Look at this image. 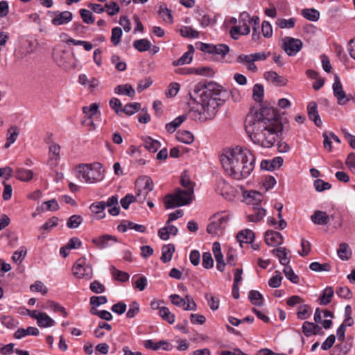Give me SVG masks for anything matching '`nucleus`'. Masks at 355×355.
<instances>
[{"label":"nucleus","instance_id":"nucleus-1","mask_svg":"<svg viewBox=\"0 0 355 355\" xmlns=\"http://www.w3.org/2000/svg\"><path fill=\"white\" fill-rule=\"evenodd\" d=\"M189 92V112L193 119L205 121L213 119L218 107L229 96L227 91L214 82H199L195 84Z\"/></svg>","mask_w":355,"mask_h":355},{"label":"nucleus","instance_id":"nucleus-2","mask_svg":"<svg viewBox=\"0 0 355 355\" xmlns=\"http://www.w3.org/2000/svg\"><path fill=\"white\" fill-rule=\"evenodd\" d=\"M245 128L254 144L270 148L282 133L283 125L276 109L262 107L259 110H250L245 118Z\"/></svg>","mask_w":355,"mask_h":355},{"label":"nucleus","instance_id":"nucleus-3","mask_svg":"<svg viewBox=\"0 0 355 355\" xmlns=\"http://www.w3.org/2000/svg\"><path fill=\"white\" fill-rule=\"evenodd\" d=\"M220 160L227 174L238 180L248 177L254 168V155L241 146L224 150Z\"/></svg>","mask_w":355,"mask_h":355},{"label":"nucleus","instance_id":"nucleus-4","mask_svg":"<svg viewBox=\"0 0 355 355\" xmlns=\"http://www.w3.org/2000/svg\"><path fill=\"white\" fill-rule=\"evenodd\" d=\"M194 198L191 189L177 188L172 194L166 195L163 201L166 209H173L191 204Z\"/></svg>","mask_w":355,"mask_h":355},{"label":"nucleus","instance_id":"nucleus-5","mask_svg":"<svg viewBox=\"0 0 355 355\" xmlns=\"http://www.w3.org/2000/svg\"><path fill=\"white\" fill-rule=\"evenodd\" d=\"M103 166L99 162L91 164H82L77 167L78 178H82L89 184L101 181L103 178Z\"/></svg>","mask_w":355,"mask_h":355},{"label":"nucleus","instance_id":"nucleus-6","mask_svg":"<svg viewBox=\"0 0 355 355\" xmlns=\"http://www.w3.org/2000/svg\"><path fill=\"white\" fill-rule=\"evenodd\" d=\"M250 15L247 12H243L239 17V25L232 26L230 31L231 37L238 40L239 35H247L250 33Z\"/></svg>","mask_w":355,"mask_h":355},{"label":"nucleus","instance_id":"nucleus-7","mask_svg":"<svg viewBox=\"0 0 355 355\" xmlns=\"http://www.w3.org/2000/svg\"><path fill=\"white\" fill-rule=\"evenodd\" d=\"M72 270L73 275L79 279L83 277L90 279L92 276V266L87 263L85 257L78 259L74 263Z\"/></svg>","mask_w":355,"mask_h":355},{"label":"nucleus","instance_id":"nucleus-8","mask_svg":"<svg viewBox=\"0 0 355 355\" xmlns=\"http://www.w3.org/2000/svg\"><path fill=\"white\" fill-rule=\"evenodd\" d=\"M137 187V196L141 197L144 196L143 198H139V202L142 203L146 198L148 193L153 189V182L148 177L139 178L136 181Z\"/></svg>","mask_w":355,"mask_h":355},{"label":"nucleus","instance_id":"nucleus-9","mask_svg":"<svg viewBox=\"0 0 355 355\" xmlns=\"http://www.w3.org/2000/svg\"><path fill=\"white\" fill-rule=\"evenodd\" d=\"M332 89L334 95L336 98L339 105H344L350 101L351 97L346 94L340 78L337 74L334 75V82L332 85Z\"/></svg>","mask_w":355,"mask_h":355},{"label":"nucleus","instance_id":"nucleus-10","mask_svg":"<svg viewBox=\"0 0 355 355\" xmlns=\"http://www.w3.org/2000/svg\"><path fill=\"white\" fill-rule=\"evenodd\" d=\"M282 48L289 56H293L302 48V42L299 39L285 37L282 40Z\"/></svg>","mask_w":355,"mask_h":355},{"label":"nucleus","instance_id":"nucleus-11","mask_svg":"<svg viewBox=\"0 0 355 355\" xmlns=\"http://www.w3.org/2000/svg\"><path fill=\"white\" fill-rule=\"evenodd\" d=\"M227 221L228 218L227 216H215L214 220L208 225L207 232L212 234H218V232L226 227Z\"/></svg>","mask_w":355,"mask_h":355},{"label":"nucleus","instance_id":"nucleus-12","mask_svg":"<svg viewBox=\"0 0 355 355\" xmlns=\"http://www.w3.org/2000/svg\"><path fill=\"white\" fill-rule=\"evenodd\" d=\"M117 238L110 234H104L92 239V242L98 248L105 249L111 246V242L116 243Z\"/></svg>","mask_w":355,"mask_h":355},{"label":"nucleus","instance_id":"nucleus-13","mask_svg":"<svg viewBox=\"0 0 355 355\" xmlns=\"http://www.w3.org/2000/svg\"><path fill=\"white\" fill-rule=\"evenodd\" d=\"M265 241L268 245H279L283 242V236L278 232L268 230L265 234Z\"/></svg>","mask_w":355,"mask_h":355},{"label":"nucleus","instance_id":"nucleus-14","mask_svg":"<svg viewBox=\"0 0 355 355\" xmlns=\"http://www.w3.org/2000/svg\"><path fill=\"white\" fill-rule=\"evenodd\" d=\"M60 145L52 143L49 147V163L51 166H55L60 158Z\"/></svg>","mask_w":355,"mask_h":355},{"label":"nucleus","instance_id":"nucleus-15","mask_svg":"<svg viewBox=\"0 0 355 355\" xmlns=\"http://www.w3.org/2000/svg\"><path fill=\"white\" fill-rule=\"evenodd\" d=\"M307 112L309 119L313 121L316 126L320 127L322 122L318 112V105L315 102L311 101L308 104Z\"/></svg>","mask_w":355,"mask_h":355},{"label":"nucleus","instance_id":"nucleus-16","mask_svg":"<svg viewBox=\"0 0 355 355\" xmlns=\"http://www.w3.org/2000/svg\"><path fill=\"white\" fill-rule=\"evenodd\" d=\"M302 332L306 336L309 337L311 335L322 334L323 331L322 327L318 324L306 321L302 324Z\"/></svg>","mask_w":355,"mask_h":355},{"label":"nucleus","instance_id":"nucleus-17","mask_svg":"<svg viewBox=\"0 0 355 355\" xmlns=\"http://www.w3.org/2000/svg\"><path fill=\"white\" fill-rule=\"evenodd\" d=\"M55 17L51 21L52 24L55 26H60L67 24L72 20L73 14L69 11L56 12Z\"/></svg>","mask_w":355,"mask_h":355},{"label":"nucleus","instance_id":"nucleus-18","mask_svg":"<svg viewBox=\"0 0 355 355\" xmlns=\"http://www.w3.org/2000/svg\"><path fill=\"white\" fill-rule=\"evenodd\" d=\"M105 208L107 207L108 212L112 216H117L120 213V207L119 206V198L117 195L110 197L107 202H105Z\"/></svg>","mask_w":355,"mask_h":355},{"label":"nucleus","instance_id":"nucleus-19","mask_svg":"<svg viewBox=\"0 0 355 355\" xmlns=\"http://www.w3.org/2000/svg\"><path fill=\"white\" fill-rule=\"evenodd\" d=\"M283 162L284 159L281 157H277L272 160H263L261 162V168L267 171H273L282 166Z\"/></svg>","mask_w":355,"mask_h":355},{"label":"nucleus","instance_id":"nucleus-20","mask_svg":"<svg viewBox=\"0 0 355 355\" xmlns=\"http://www.w3.org/2000/svg\"><path fill=\"white\" fill-rule=\"evenodd\" d=\"M264 78L276 86H284L287 83V80L281 76H279L275 71H270L264 73Z\"/></svg>","mask_w":355,"mask_h":355},{"label":"nucleus","instance_id":"nucleus-21","mask_svg":"<svg viewBox=\"0 0 355 355\" xmlns=\"http://www.w3.org/2000/svg\"><path fill=\"white\" fill-rule=\"evenodd\" d=\"M311 221L318 225H325L329 222V216L325 211L316 210L311 216Z\"/></svg>","mask_w":355,"mask_h":355},{"label":"nucleus","instance_id":"nucleus-22","mask_svg":"<svg viewBox=\"0 0 355 355\" xmlns=\"http://www.w3.org/2000/svg\"><path fill=\"white\" fill-rule=\"evenodd\" d=\"M252 59L253 58L250 54H249V55L241 54L237 57L236 61L239 63L245 64L246 66V68L248 70L252 71V72H257L258 69H257V66L254 64V61H253Z\"/></svg>","mask_w":355,"mask_h":355},{"label":"nucleus","instance_id":"nucleus-23","mask_svg":"<svg viewBox=\"0 0 355 355\" xmlns=\"http://www.w3.org/2000/svg\"><path fill=\"white\" fill-rule=\"evenodd\" d=\"M236 239L239 242L241 247L242 243H252L254 239V232L248 229L239 232L236 236Z\"/></svg>","mask_w":355,"mask_h":355},{"label":"nucleus","instance_id":"nucleus-24","mask_svg":"<svg viewBox=\"0 0 355 355\" xmlns=\"http://www.w3.org/2000/svg\"><path fill=\"white\" fill-rule=\"evenodd\" d=\"M232 189V187L225 180L220 179L216 183V192L218 194L221 195L222 196L225 197V198H227L229 197Z\"/></svg>","mask_w":355,"mask_h":355},{"label":"nucleus","instance_id":"nucleus-25","mask_svg":"<svg viewBox=\"0 0 355 355\" xmlns=\"http://www.w3.org/2000/svg\"><path fill=\"white\" fill-rule=\"evenodd\" d=\"M245 202L248 204H252L254 206L258 205L262 200V195L260 192L256 191H250L243 195Z\"/></svg>","mask_w":355,"mask_h":355},{"label":"nucleus","instance_id":"nucleus-26","mask_svg":"<svg viewBox=\"0 0 355 355\" xmlns=\"http://www.w3.org/2000/svg\"><path fill=\"white\" fill-rule=\"evenodd\" d=\"M189 47L190 51L185 52L179 59L174 60L172 63L173 66L189 64L192 61V54L194 50L192 45H189Z\"/></svg>","mask_w":355,"mask_h":355},{"label":"nucleus","instance_id":"nucleus-27","mask_svg":"<svg viewBox=\"0 0 355 355\" xmlns=\"http://www.w3.org/2000/svg\"><path fill=\"white\" fill-rule=\"evenodd\" d=\"M40 331L37 328L33 327H28L27 329H19L14 334L17 339H21L27 335L38 336Z\"/></svg>","mask_w":355,"mask_h":355},{"label":"nucleus","instance_id":"nucleus-28","mask_svg":"<svg viewBox=\"0 0 355 355\" xmlns=\"http://www.w3.org/2000/svg\"><path fill=\"white\" fill-rule=\"evenodd\" d=\"M105 201L96 202L90 205V210L97 215L98 219L103 218L105 216Z\"/></svg>","mask_w":355,"mask_h":355},{"label":"nucleus","instance_id":"nucleus-29","mask_svg":"<svg viewBox=\"0 0 355 355\" xmlns=\"http://www.w3.org/2000/svg\"><path fill=\"white\" fill-rule=\"evenodd\" d=\"M272 252L279 259L281 264L285 266L289 263L290 259L287 257L288 250L286 248L282 247L277 248L276 249H273Z\"/></svg>","mask_w":355,"mask_h":355},{"label":"nucleus","instance_id":"nucleus-30","mask_svg":"<svg viewBox=\"0 0 355 355\" xmlns=\"http://www.w3.org/2000/svg\"><path fill=\"white\" fill-rule=\"evenodd\" d=\"M254 213L248 216V220L251 222H258L261 220L266 214V211L259 207V205H254L253 207Z\"/></svg>","mask_w":355,"mask_h":355},{"label":"nucleus","instance_id":"nucleus-31","mask_svg":"<svg viewBox=\"0 0 355 355\" xmlns=\"http://www.w3.org/2000/svg\"><path fill=\"white\" fill-rule=\"evenodd\" d=\"M37 325L40 327H51L54 326L55 322L53 319H52L50 316H49L46 313L42 312L40 313V317L37 321Z\"/></svg>","mask_w":355,"mask_h":355},{"label":"nucleus","instance_id":"nucleus-32","mask_svg":"<svg viewBox=\"0 0 355 355\" xmlns=\"http://www.w3.org/2000/svg\"><path fill=\"white\" fill-rule=\"evenodd\" d=\"M19 135V130L17 126H11L7 133L6 142L5 144V148H8L17 139Z\"/></svg>","mask_w":355,"mask_h":355},{"label":"nucleus","instance_id":"nucleus-33","mask_svg":"<svg viewBox=\"0 0 355 355\" xmlns=\"http://www.w3.org/2000/svg\"><path fill=\"white\" fill-rule=\"evenodd\" d=\"M114 92L117 94H125L129 97H133L135 94V91L133 87L129 84L119 85L114 89Z\"/></svg>","mask_w":355,"mask_h":355},{"label":"nucleus","instance_id":"nucleus-34","mask_svg":"<svg viewBox=\"0 0 355 355\" xmlns=\"http://www.w3.org/2000/svg\"><path fill=\"white\" fill-rule=\"evenodd\" d=\"M162 254L161 257V260L164 263L169 262L171 259L173 254L175 251V247L172 244L165 245L163 246L162 249Z\"/></svg>","mask_w":355,"mask_h":355},{"label":"nucleus","instance_id":"nucleus-35","mask_svg":"<svg viewBox=\"0 0 355 355\" xmlns=\"http://www.w3.org/2000/svg\"><path fill=\"white\" fill-rule=\"evenodd\" d=\"M144 145L146 149L152 153H155L161 146L159 141L152 139L150 137L144 138Z\"/></svg>","mask_w":355,"mask_h":355},{"label":"nucleus","instance_id":"nucleus-36","mask_svg":"<svg viewBox=\"0 0 355 355\" xmlns=\"http://www.w3.org/2000/svg\"><path fill=\"white\" fill-rule=\"evenodd\" d=\"M15 177L21 181H29L33 177V173L31 170L19 168L16 171Z\"/></svg>","mask_w":355,"mask_h":355},{"label":"nucleus","instance_id":"nucleus-37","mask_svg":"<svg viewBox=\"0 0 355 355\" xmlns=\"http://www.w3.org/2000/svg\"><path fill=\"white\" fill-rule=\"evenodd\" d=\"M176 137L178 141L187 144H191L194 140L193 135L187 130H179L177 132Z\"/></svg>","mask_w":355,"mask_h":355},{"label":"nucleus","instance_id":"nucleus-38","mask_svg":"<svg viewBox=\"0 0 355 355\" xmlns=\"http://www.w3.org/2000/svg\"><path fill=\"white\" fill-rule=\"evenodd\" d=\"M158 12L160 17H162L166 22H168L170 24L173 22L171 10L167 8L166 4L163 3L159 6Z\"/></svg>","mask_w":355,"mask_h":355},{"label":"nucleus","instance_id":"nucleus-39","mask_svg":"<svg viewBox=\"0 0 355 355\" xmlns=\"http://www.w3.org/2000/svg\"><path fill=\"white\" fill-rule=\"evenodd\" d=\"M184 115H181L175 118L173 121L166 125V129L168 132H173L175 130L186 120Z\"/></svg>","mask_w":355,"mask_h":355},{"label":"nucleus","instance_id":"nucleus-40","mask_svg":"<svg viewBox=\"0 0 355 355\" xmlns=\"http://www.w3.org/2000/svg\"><path fill=\"white\" fill-rule=\"evenodd\" d=\"M110 270L113 277L117 281L125 282L128 281L130 278V275L128 272L119 270L114 266L110 268Z\"/></svg>","mask_w":355,"mask_h":355},{"label":"nucleus","instance_id":"nucleus-41","mask_svg":"<svg viewBox=\"0 0 355 355\" xmlns=\"http://www.w3.org/2000/svg\"><path fill=\"white\" fill-rule=\"evenodd\" d=\"M302 15L304 18L312 21H318L320 17V12L314 8L303 9Z\"/></svg>","mask_w":355,"mask_h":355},{"label":"nucleus","instance_id":"nucleus-42","mask_svg":"<svg viewBox=\"0 0 355 355\" xmlns=\"http://www.w3.org/2000/svg\"><path fill=\"white\" fill-rule=\"evenodd\" d=\"M333 295H334V290H333L332 287H331V286L327 287L324 290L322 295L319 298L320 304L327 305L329 303H330Z\"/></svg>","mask_w":355,"mask_h":355},{"label":"nucleus","instance_id":"nucleus-43","mask_svg":"<svg viewBox=\"0 0 355 355\" xmlns=\"http://www.w3.org/2000/svg\"><path fill=\"white\" fill-rule=\"evenodd\" d=\"M337 253L338 257L342 260H348L352 254V252L349 248V245L345 243L340 244L339 248L337 250Z\"/></svg>","mask_w":355,"mask_h":355},{"label":"nucleus","instance_id":"nucleus-44","mask_svg":"<svg viewBox=\"0 0 355 355\" xmlns=\"http://www.w3.org/2000/svg\"><path fill=\"white\" fill-rule=\"evenodd\" d=\"M159 315L164 320L167 321L170 324H173L175 322V315L166 306H162L159 309Z\"/></svg>","mask_w":355,"mask_h":355},{"label":"nucleus","instance_id":"nucleus-45","mask_svg":"<svg viewBox=\"0 0 355 355\" xmlns=\"http://www.w3.org/2000/svg\"><path fill=\"white\" fill-rule=\"evenodd\" d=\"M230 51V48L227 45L220 44L217 45H212L211 53L214 55H220L221 58H224Z\"/></svg>","mask_w":355,"mask_h":355},{"label":"nucleus","instance_id":"nucleus-46","mask_svg":"<svg viewBox=\"0 0 355 355\" xmlns=\"http://www.w3.org/2000/svg\"><path fill=\"white\" fill-rule=\"evenodd\" d=\"M180 35L184 37L198 38L199 32L192 28L191 26H183L180 30Z\"/></svg>","mask_w":355,"mask_h":355},{"label":"nucleus","instance_id":"nucleus-47","mask_svg":"<svg viewBox=\"0 0 355 355\" xmlns=\"http://www.w3.org/2000/svg\"><path fill=\"white\" fill-rule=\"evenodd\" d=\"M249 299L251 303L255 306L263 305V296L259 291L254 290L250 291L249 293Z\"/></svg>","mask_w":355,"mask_h":355},{"label":"nucleus","instance_id":"nucleus-48","mask_svg":"<svg viewBox=\"0 0 355 355\" xmlns=\"http://www.w3.org/2000/svg\"><path fill=\"white\" fill-rule=\"evenodd\" d=\"M134 47L140 52L148 51L150 47V42L147 39L135 40L133 43Z\"/></svg>","mask_w":355,"mask_h":355},{"label":"nucleus","instance_id":"nucleus-49","mask_svg":"<svg viewBox=\"0 0 355 355\" xmlns=\"http://www.w3.org/2000/svg\"><path fill=\"white\" fill-rule=\"evenodd\" d=\"M264 89L261 84H255L253 87V98L257 102H261L263 98Z\"/></svg>","mask_w":355,"mask_h":355},{"label":"nucleus","instance_id":"nucleus-50","mask_svg":"<svg viewBox=\"0 0 355 355\" xmlns=\"http://www.w3.org/2000/svg\"><path fill=\"white\" fill-rule=\"evenodd\" d=\"M295 18H290L289 19L280 18L276 21V25L282 29L292 28L295 26Z\"/></svg>","mask_w":355,"mask_h":355},{"label":"nucleus","instance_id":"nucleus-51","mask_svg":"<svg viewBox=\"0 0 355 355\" xmlns=\"http://www.w3.org/2000/svg\"><path fill=\"white\" fill-rule=\"evenodd\" d=\"M283 272L286 277L293 284L299 283V277L293 272L292 268L288 265L284 266Z\"/></svg>","mask_w":355,"mask_h":355},{"label":"nucleus","instance_id":"nucleus-52","mask_svg":"<svg viewBox=\"0 0 355 355\" xmlns=\"http://www.w3.org/2000/svg\"><path fill=\"white\" fill-rule=\"evenodd\" d=\"M141 108V104L139 103H128L122 109V112L127 115H132L138 112Z\"/></svg>","mask_w":355,"mask_h":355},{"label":"nucleus","instance_id":"nucleus-53","mask_svg":"<svg viewBox=\"0 0 355 355\" xmlns=\"http://www.w3.org/2000/svg\"><path fill=\"white\" fill-rule=\"evenodd\" d=\"M122 33V29L120 27L112 28L110 40L113 45L117 46L120 43Z\"/></svg>","mask_w":355,"mask_h":355},{"label":"nucleus","instance_id":"nucleus-54","mask_svg":"<svg viewBox=\"0 0 355 355\" xmlns=\"http://www.w3.org/2000/svg\"><path fill=\"white\" fill-rule=\"evenodd\" d=\"M83 222V218L80 215H73L69 218L67 226L71 229L77 228Z\"/></svg>","mask_w":355,"mask_h":355},{"label":"nucleus","instance_id":"nucleus-55","mask_svg":"<svg viewBox=\"0 0 355 355\" xmlns=\"http://www.w3.org/2000/svg\"><path fill=\"white\" fill-rule=\"evenodd\" d=\"M309 268L315 272L329 271L331 265L329 263H320L319 262H313L310 264Z\"/></svg>","mask_w":355,"mask_h":355},{"label":"nucleus","instance_id":"nucleus-56","mask_svg":"<svg viewBox=\"0 0 355 355\" xmlns=\"http://www.w3.org/2000/svg\"><path fill=\"white\" fill-rule=\"evenodd\" d=\"M180 184L184 189H191L193 190L195 184L191 181L189 176L184 171L181 175Z\"/></svg>","mask_w":355,"mask_h":355},{"label":"nucleus","instance_id":"nucleus-57","mask_svg":"<svg viewBox=\"0 0 355 355\" xmlns=\"http://www.w3.org/2000/svg\"><path fill=\"white\" fill-rule=\"evenodd\" d=\"M26 248L24 246H22L13 253L12 259L15 263H21L26 257Z\"/></svg>","mask_w":355,"mask_h":355},{"label":"nucleus","instance_id":"nucleus-58","mask_svg":"<svg viewBox=\"0 0 355 355\" xmlns=\"http://www.w3.org/2000/svg\"><path fill=\"white\" fill-rule=\"evenodd\" d=\"M311 307L307 304H302L298 307L297 318L301 320H305L310 315Z\"/></svg>","mask_w":355,"mask_h":355},{"label":"nucleus","instance_id":"nucleus-59","mask_svg":"<svg viewBox=\"0 0 355 355\" xmlns=\"http://www.w3.org/2000/svg\"><path fill=\"white\" fill-rule=\"evenodd\" d=\"M313 186L315 190L318 192H322L325 190L330 189L331 187V184L327 182H324L321 179H317L313 182Z\"/></svg>","mask_w":355,"mask_h":355},{"label":"nucleus","instance_id":"nucleus-60","mask_svg":"<svg viewBox=\"0 0 355 355\" xmlns=\"http://www.w3.org/2000/svg\"><path fill=\"white\" fill-rule=\"evenodd\" d=\"M205 297L207 300L208 305L211 310L216 311L218 309L219 300L218 298L215 297L210 293H206Z\"/></svg>","mask_w":355,"mask_h":355},{"label":"nucleus","instance_id":"nucleus-61","mask_svg":"<svg viewBox=\"0 0 355 355\" xmlns=\"http://www.w3.org/2000/svg\"><path fill=\"white\" fill-rule=\"evenodd\" d=\"M282 277L280 272L275 271V275L269 279L268 285L272 288H278L282 284Z\"/></svg>","mask_w":355,"mask_h":355},{"label":"nucleus","instance_id":"nucleus-62","mask_svg":"<svg viewBox=\"0 0 355 355\" xmlns=\"http://www.w3.org/2000/svg\"><path fill=\"white\" fill-rule=\"evenodd\" d=\"M79 12L83 21L85 24H92L94 22V17L89 10L83 8L80 9Z\"/></svg>","mask_w":355,"mask_h":355},{"label":"nucleus","instance_id":"nucleus-63","mask_svg":"<svg viewBox=\"0 0 355 355\" xmlns=\"http://www.w3.org/2000/svg\"><path fill=\"white\" fill-rule=\"evenodd\" d=\"M135 201H137V197H135L132 194L128 193L121 199L120 203L123 209H128L129 208L130 205Z\"/></svg>","mask_w":355,"mask_h":355},{"label":"nucleus","instance_id":"nucleus-64","mask_svg":"<svg viewBox=\"0 0 355 355\" xmlns=\"http://www.w3.org/2000/svg\"><path fill=\"white\" fill-rule=\"evenodd\" d=\"M105 10L107 12L108 15L113 16L118 13L120 10L119 6L114 1H110L105 5Z\"/></svg>","mask_w":355,"mask_h":355}]
</instances>
